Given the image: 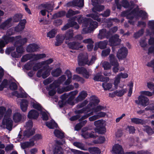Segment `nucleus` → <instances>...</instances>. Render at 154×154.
I'll list each match as a JSON object with an SVG mask.
<instances>
[{"instance_id":"obj_34","label":"nucleus","mask_w":154,"mask_h":154,"mask_svg":"<svg viewBox=\"0 0 154 154\" xmlns=\"http://www.w3.org/2000/svg\"><path fill=\"white\" fill-rule=\"evenodd\" d=\"M38 116V113L36 110L34 109L31 110L29 112L28 115V118L31 119H36Z\"/></svg>"},{"instance_id":"obj_14","label":"nucleus","mask_w":154,"mask_h":154,"mask_svg":"<svg viewBox=\"0 0 154 154\" xmlns=\"http://www.w3.org/2000/svg\"><path fill=\"white\" fill-rule=\"evenodd\" d=\"M128 53L127 49L125 47H123L118 50L116 56L119 60H122L126 57Z\"/></svg>"},{"instance_id":"obj_12","label":"nucleus","mask_w":154,"mask_h":154,"mask_svg":"<svg viewBox=\"0 0 154 154\" xmlns=\"http://www.w3.org/2000/svg\"><path fill=\"white\" fill-rule=\"evenodd\" d=\"M88 60V55L87 53H80L78 57V63L79 66L87 64Z\"/></svg>"},{"instance_id":"obj_42","label":"nucleus","mask_w":154,"mask_h":154,"mask_svg":"<svg viewBox=\"0 0 154 154\" xmlns=\"http://www.w3.org/2000/svg\"><path fill=\"white\" fill-rule=\"evenodd\" d=\"M73 145L81 150L85 151H86L88 150L87 148L85 147L84 146V145L81 143L75 142L73 143Z\"/></svg>"},{"instance_id":"obj_63","label":"nucleus","mask_w":154,"mask_h":154,"mask_svg":"<svg viewBox=\"0 0 154 154\" xmlns=\"http://www.w3.org/2000/svg\"><path fill=\"white\" fill-rule=\"evenodd\" d=\"M25 51V49L21 45L18 46L16 48L17 52L21 55V54L23 53Z\"/></svg>"},{"instance_id":"obj_56","label":"nucleus","mask_w":154,"mask_h":154,"mask_svg":"<svg viewBox=\"0 0 154 154\" xmlns=\"http://www.w3.org/2000/svg\"><path fill=\"white\" fill-rule=\"evenodd\" d=\"M22 17V15L21 14H16L13 17L14 22H18Z\"/></svg>"},{"instance_id":"obj_11","label":"nucleus","mask_w":154,"mask_h":154,"mask_svg":"<svg viewBox=\"0 0 154 154\" xmlns=\"http://www.w3.org/2000/svg\"><path fill=\"white\" fill-rule=\"evenodd\" d=\"M40 7L41 9H43L40 11L41 14L43 16L46 15V12H48V13H49L53 9L52 5L48 3L41 4Z\"/></svg>"},{"instance_id":"obj_49","label":"nucleus","mask_w":154,"mask_h":154,"mask_svg":"<svg viewBox=\"0 0 154 154\" xmlns=\"http://www.w3.org/2000/svg\"><path fill=\"white\" fill-rule=\"evenodd\" d=\"M79 13V12L78 11H74L72 10H69L68 11L66 16L67 17L70 18L72 16Z\"/></svg>"},{"instance_id":"obj_58","label":"nucleus","mask_w":154,"mask_h":154,"mask_svg":"<svg viewBox=\"0 0 154 154\" xmlns=\"http://www.w3.org/2000/svg\"><path fill=\"white\" fill-rule=\"evenodd\" d=\"M91 72L90 70H88L86 69H85V71L83 73L82 75L86 79H88L90 76L91 75Z\"/></svg>"},{"instance_id":"obj_23","label":"nucleus","mask_w":154,"mask_h":154,"mask_svg":"<svg viewBox=\"0 0 154 154\" xmlns=\"http://www.w3.org/2000/svg\"><path fill=\"white\" fill-rule=\"evenodd\" d=\"M78 91L75 90L68 93L69 97L68 100V103L72 105L74 104L73 100L74 99L75 96L78 93Z\"/></svg>"},{"instance_id":"obj_61","label":"nucleus","mask_w":154,"mask_h":154,"mask_svg":"<svg viewBox=\"0 0 154 154\" xmlns=\"http://www.w3.org/2000/svg\"><path fill=\"white\" fill-rule=\"evenodd\" d=\"M66 14V13L64 11H60L55 14L53 17L54 18L58 17H61L64 16Z\"/></svg>"},{"instance_id":"obj_13","label":"nucleus","mask_w":154,"mask_h":154,"mask_svg":"<svg viewBox=\"0 0 154 154\" xmlns=\"http://www.w3.org/2000/svg\"><path fill=\"white\" fill-rule=\"evenodd\" d=\"M138 100H135V102L138 104H140L142 106L145 107L149 103V99L143 95H140L138 96Z\"/></svg>"},{"instance_id":"obj_5","label":"nucleus","mask_w":154,"mask_h":154,"mask_svg":"<svg viewBox=\"0 0 154 154\" xmlns=\"http://www.w3.org/2000/svg\"><path fill=\"white\" fill-rule=\"evenodd\" d=\"M83 22L82 33H86L97 28L98 26V23L92 20L90 18H85Z\"/></svg>"},{"instance_id":"obj_4","label":"nucleus","mask_w":154,"mask_h":154,"mask_svg":"<svg viewBox=\"0 0 154 154\" xmlns=\"http://www.w3.org/2000/svg\"><path fill=\"white\" fill-rule=\"evenodd\" d=\"M137 10V9H135L134 11L130 12V11H124L122 13L121 15L123 16H125L128 19H130L128 22L132 24H134V22L131 20L133 19L134 17L136 19H138L141 17L143 20L145 19L147 17V15L146 12L141 10L140 11Z\"/></svg>"},{"instance_id":"obj_53","label":"nucleus","mask_w":154,"mask_h":154,"mask_svg":"<svg viewBox=\"0 0 154 154\" xmlns=\"http://www.w3.org/2000/svg\"><path fill=\"white\" fill-rule=\"evenodd\" d=\"M111 64L107 61H104L102 63V66L105 70H108L111 69Z\"/></svg>"},{"instance_id":"obj_54","label":"nucleus","mask_w":154,"mask_h":154,"mask_svg":"<svg viewBox=\"0 0 154 154\" xmlns=\"http://www.w3.org/2000/svg\"><path fill=\"white\" fill-rule=\"evenodd\" d=\"M120 79L117 75H116L114 79L113 84L114 85V89H116L117 88L119 83L120 82Z\"/></svg>"},{"instance_id":"obj_19","label":"nucleus","mask_w":154,"mask_h":154,"mask_svg":"<svg viewBox=\"0 0 154 154\" xmlns=\"http://www.w3.org/2000/svg\"><path fill=\"white\" fill-rule=\"evenodd\" d=\"M111 152L113 154H124L122 146L118 144H115L113 146Z\"/></svg>"},{"instance_id":"obj_39","label":"nucleus","mask_w":154,"mask_h":154,"mask_svg":"<svg viewBox=\"0 0 154 154\" xmlns=\"http://www.w3.org/2000/svg\"><path fill=\"white\" fill-rule=\"evenodd\" d=\"M88 151L91 154H99L101 152L100 149L97 147H90Z\"/></svg>"},{"instance_id":"obj_35","label":"nucleus","mask_w":154,"mask_h":154,"mask_svg":"<svg viewBox=\"0 0 154 154\" xmlns=\"http://www.w3.org/2000/svg\"><path fill=\"white\" fill-rule=\"evenodd\" d=\"M65 74L67 76L68 79L64 82V85H68L72 82V74L71 72L69 70H67L65 72Z\"/></svg>"},{"instance_id":"obj_1","label":"nucleus","mask_w":154,"mask_h":154,"mask_svg":"<svg viewBox=\"0 0 154 154\" xmlns=\"http://www.w3.org/2000/svg\"><path fill=\"white\" fill-rule=\"evenodd\" d=\"M100 101L98 98L96 97L93 96L91 97V102L85 108L75 111L76 113L80 114L84 113V115L80 119V120L85 119L88 117L93 115L94 112H97L106 109L104 106L99 105L94 107L96 104H97Z\"/></svg>"},{"instance_id":"obj_3","label":"nucleus","mask_w":154,"mask_h":154,"mask_svg":"<svg viewBox=\"0 0 154 154\" xmlns=\"http://www.w3.org/2000/svg\"><path fill=\"white\" fill-rule=\"evenodd\" d=\"M11 113L12 110L10 109L6 110L5 107L0 106V119L4 116L2 123L6 125V128L10 131L11 130L13 126V121L10 117Z\"/></svg>"},{"instance_id":"obj_50","label":"nucleus","mask_w":154,"mask_h":154,"mask_svg":"<svg viewBox=\"0 0 154 154\" xmlns=\"http://www.w3.org/2000/svg\"><path fill=\"white\" fill-rule=\"evenodd\" d=\"M33 54H28L23 56L21 60L22 62H25L28 60L32 58V59Z\"/></svg>"},{"instance_id":"obj_51","label":"nucleus","mask_w":154,"mask_h":154,"mask_svg":"<svg viewBox=\"0 0 154 154\" xmlns=\"http://www.w3.org/2000/svg\"><path fill=\"white\" fill-rule=\"evenodd\" d=\"M107 43V40L100 42L98 44V47L101 49L105 48L106 47Z\"/></svg>"},{"instance_id":"obj_28","label":"nucleus","mask_w":154,"mask_h":154,"mask_svg":"<svg viewBox=\"0 0 154 154\" xmlns=\"http://www.w3.org/2000/svg\"><path fill=\"white\" fill-rule=\"evenodd\" d=\"M35 144V143L33 140H30L29 141L21 143V146L22 149H24L27 148L32 147Z\"/></svg>"},{"instance_id":"obj_8","label":"nucleus","mask_w":154,"mask_h":154,"mask_svg":"<svg viewBox=\"0 0 154 154\" xmlns=\"http://www.w3.org/2000/svg\"><path fill=\"white\" fill-rule=\"evenodd\" d=\"M51 69L49 66H47L45 67L43 66L42 69L38 71L37 76L39 78L42 77L43 79H45L49 75Z\"/></svg>"},{"instance_id":"obj_64","label":"nucleus","mask_w":154,"mask_h":154,"mask_svg":"<svg viewBox=\"0 0 154 154\" xmlns=\"http://www.w3.org/2000/svg\"><path fill=\"white\" fill-rule=\"evenodd\" d=\"M71 151L74 154H89L88 152H84L82 151L72 149H71Z\"/></svg>"},{"instance_id":"obj_24","label":"nucleus","mask_w":154,"mask_h":154,"mask_svg":"<svg viewBox=\"0 0 154 154\" xmlns=\"http://www.w3.org/2000/svg\"><path fill=\"white\" fill-rule=\"evenodd\" d=\"M25 116L24 115H21L20 113L17 112L14 113L13 116V119L15 122H20L23 119H24Z\"/></svg>"},{"instance_id":"obj_59","label":"nucleus","mask_w":154,"mask_h":154,"mask_svg":"<svg viewBox=\"0 0 154 154\" xmlns=\"http://www.w3.org/2000/svg\"><path fill=\"white\" fill-rule=\"evenodd\" d=\"M140 93L141 95H144L148 97H150L152 96L153 94H154V90L152 92L149 91H140Z\"/></svg>"},{"instance_id":"obj_27","label":"nucleus","mask_w":154,"mask_h":154,"mask_svg":"<svg viewBox=\"0 0 154 154\" xmlns=\"http://www.w3.org/2000/svg\"><path fill=\"white\" fill-rule=\"evenodd\" d=\"M38 46L35 44H31L29 45L26 48V50L29 52H32L37 51L38 48Z\"/></svg>"},{"instance_id":"obj_10","label":"nucleus","mask_w":154,"mask_h":154,"mask_svg":"<svg viewBox=\"0 0 154 154\" xmlns=\"http://www.w3.org/2000/svg\"><path fill=\"white\" fill-rule=\"evenodd\" d=\"M109 60L111 65L113 66L112 70L114 72L116 73L119 69V64L115 56L110 54L109 56Z\"/></svg>"},{"instance_id":"obj_52","label":"nucleus","mask_w":154,"mask_h":154,"mask_svg":"<svg viewBox=\"0 0 154 154\" xmlns=\"http://www.w3.org/2000/svg\"><path fill=\"white\" fill-rule=\"evenodd\" d=\"M72 79L77 82H80L83 83L84 82V80L82 77L77 75H74L72 77Z\"/></svg>"},{"instance_id":"obj_9","label":"nucleus","mask_w":154,"mask_h":154,"mask_svg":"<svg viewBox=\"0 0 154 154\" xmlns=\"http://www.w3.org/2000/svg\"><path fill=\"white\" fill-rule=\"evenodd\" d=\"M31 105L34 108L40 111L43 120H47L48 119V117L47 114L45 112L43 111L42 107L39 103L33 100L31 101Z\"/></svg>"},{"instance_id":"obj_18","label":"nucleus","mask_w":154,"mask_h":154,"mask_svg":"<svg viewBox=\"0 0 154 154\" xmlns=\"http://www.w3.org/2000/svg\"><path fill=\"white\" fill-rule=\"evenodd\" d=\"M88 128H84L82 129V131L83 133L82 134V136L85 138H95L97 137L96 133L94 132H89L85 131L88 130Z\"/></svg>"},{"instance_id":"obj_38","label":"nucleus","mask_w":154,"mask_h":154,"mask_svg":"<svg viewBox=\"0 0 154 154\" xmlns=\"http://www.w3.org/2000/svg\"><path fill=\"white\" fill-rule=\"evenodd\" d=\"M112 84L107 82H104L102 84V87L105 90L112 91L115 89L112 87Z\"/></svg>"},{"instance_id":"obj_15","label":"nucleus","mask_w":154,"mask_h":154,"mask_svg":"<svg viewBox=\"0 0 154 154\" xmlns=\"http://www.w3.org/2000/svg\"><path fill=\"white\" fill-rule=\"evenodd\" d=\"M14 33V30L12 28H11L7 31L6 35L3 37V40L6 42V43H8L14 40L15 37L10 36L11 35H13Z\"/></svg>"},{"instance_id":"obj_40","label":"nucleus","mask_w":154,"mask_h":154,"mask_svg":"<svg viewBox=\"0 0 154 154\" xmlns=\"http://www.w3.org/2000/svg\"><path fill=\"white\" fill-rule=\"evenodd\" d=\"M46 126L50 129H53L57 128V124L53 120H51L50 122H46L45 123Z\"/></svg>"},{"instance_id":"obj_32","label":"nucleus","mask_w":154,"mask_h":154,"mask_svg":"<svg viewBox=\"0 0 154 154\" xmlns=\"http://www.w3.org/2000/svg\"><path fill=\"white\" fill-rule=\"evenodd\" d=\"M87 95V94L86 91H82L79 93V95L75 98V100L77 102L81 101L85 99Z\"/></svg>"},{"instance_id":"obj_57","label":"nucleus","mask_w":154,"mask_h":154,"mask_svg":"<svg viewBox=\"0 0 154 154\" xmlns=\"http://www.w3.org/2000/svg\"><path fill=\"white\" fill-rule=\"evenodd\" d=\"M131 122L136 124H143L144 121L143 120L137 118H132L131 119Z\"/></svg>"},{"instance_id":"obj_26","label":"nucleus","mask_w":154,"mask_h":154,"mask_svg":"<svg viewBox=\"0 0 154 154\" xmlns=\"http://www.w3.org/2000/svg\"><path fill=\"white\" fill-rule=\"evenodd\" d=\"M122 6L125 8H132L134 7H137V6L135 5L133 2H131L129 3L126 0H121Z\"/></svg>"},{"instance_id":"obj_22","label":"nucleus","mask_w":154,"mask_h":154,"mask_svg":"<svg viewBox=\"0 0 154 154\" xmlns=\"http://www.w3.org/2000/svg\"><path fill=\"white\" fill-rule=\"evenodd\" d=\"M109 35V32L107 31L106 29H103L100 30L98 38L100 39H101L105 37L108 38Z\"/></svg>"},{"instance_id":"obj_41","label":"nucleus","mask_w":154,"mask_h":154,"mask_svg":"<svg viewBox=\"0 0 154 154\" xmlns=\"http://www.w3.org/2000/svg\"><path fill=\"white\" fill-rule=\"evenodd\" d=\"M62 71L60 68H57L53 70L51 72V75L54 77H57L61 74Z\"/></svg>"},{"instance_id":"obj_47","label":"nucleus","mask_w":154,"mask_h":154,"mask_svg":"<svg viewBox=\"0 0 154 154\" xmlns=\"http://www.w3.org/2000/svg\"><path fill=\"white\" fill-rule=\"evenodd\" d=\"M46 57V55L44 54H33L32 59L34 60L42 59Z\"/></svg>"},{"instance_id":"obj_31","label":"nucleus","mask_w":154,"mask_h":154,"mask_svg":"<svg viewBox=\"0 0 154 154\" xmlns=\"http://www.w3.org/2000/svg\"><path fill=\"white\" fill-rule=\"evenodd\" d=\"M26 23V20H25L23 19L21 20L18 25L15 27V30L17 32L22 30L25 28Z\"/></svg>"},{"instance_id":"obj_29","label":"nucleus","mask_w":154,"mask_h":154,"mask_svg":"<svg viewBox=\"0 0 154 154\" xmlns=\"http://www.w3.org/2000/svg\"><path fill=\"white\" fill-rule=\"evenodd\" d=\"M14 41H16L15 44H19L22 45L26 43L27 42V39L26 38H21L20 36H18L15 37Z\"/></svg>"},{"instance_id":"obj_62","label":"nucleus","mask_w":154,"mask_h":154,"mask_svg":"<svg viewBox=\"0 0 154 154\" xmlns=\"http://www.w3.org/2000/svg\"><path fill=\"white\" fill-rule=\"evenodd\" d=\"M8 84V82L7 80L4 79L0 85V91H2L5 88H6Z\"/></svg>"},{"instance_id":"obj_6","label":"nucleus","mask_w":154,"mask_h":154,"mask_svg":"<svg viewBox=\"0 0 154 154\" xmlns=\"http://www.w3.org/2000/svg\"><path fill=\"white\" fill-rule=\"evenodd\" d=\"M73 36V31L72 30H69L68 31L65 35H57L56 37V41L55 43L56 46H58L61 45L63 43L64 39H65V42L67 44L72 38Z\"/></svg>"},{"instance_id":"obj_48","label":"nucleus","mask_w":154,"mask_h":154,"mask_svg":"<svg viewBox=\"0 0 154 154\" xmlns=\"http://www.w3.org/2000/svg\"><path fill=\"white\" fill-rule=\"evenodd\" d=\"M53 62V59L50 58L47 60L40 62V63L42 65L43 67H45L47 66H49V65L51 63Z\"/></svg>"},{"instance_id":"obj_55","label":"nucleus","mask_w":154,"mask_h":154,"mask_svg":"<svg viewBox=\"0 0 154 154\" xmlns=\"http://www.w3.org/2000/svg\"><path fill=\"white\" fill-rule=\"evenodd\" d=\"M57 30L55 29H53L47 33V36L48 37L50 38L54 37L56 34Z\"/></svg>"},{"instance_id":"obj_44","label":"nucleus","mask_w":154,"mask_h":154,"mask_svg":"<svg viewBox=\"0 0 154 154\" xmlns=\"http://www.w3.org/2000/svg\"><path fill=\"white\" fill-rule=\"evenodd\" d=\"M104 121L102 120H99L94 122V125L97 127L102 128L104 126Z\"/></svg>"},{"instance_id":"obj_46","label":"nucleus","mask_w":154,"mask_h":154,"mask_svg":"<svg viewBox=\"0 0 154 154\" xmlns=\"http://www.w3.org/2000/svg\"><path fill=\"white\" fill-rule=\"evenodd\" d=\"M13 94L18 98H26L28 96L27 94L26 93L22 92L21 94H19L17 91H14Z\"/></svg>"},{"instance_id":"obj_2","label":"nucleus","mask_w":154,"mask_h":154,"mask_svg":"<svg viewBox=\"0 0 154 154\" xmlns=\"http://www.w3.org/2000/svg\"><path fill=\"white\" fill-rule=\"evenodd\" d=\"M92 4L94 7L92 8V11L93 13L87 14L86 16L90 17L94 20L98 22L102 21V22H106L107 20H101L100 17V16L102 15L103 17H107L109 16L110 14V11L109 10H107L103 14H99L97 11L100 12L104 9V6L103 5H100L99 4V0H91Z\"/></svg>"},{"instance_id":"obj_25","label":"nucleus","mask_w":154,"mask_h":154,"mask_svg":"<svg viewBox=\"0 0 154 154\" xmlns=\"http://www.w3.org/2000/svg\"><path fill=\"white\" fill-rule=\"evenodd\" d=\"M101 74V73H98L97 74L94 76V79L97 81L108 82L109 81V78L108 77H104Z\"/></svg>"},{"instance_id":"obj_16","label":"nucleus","mask_w":154,"mask_h":154,"mask_svg":"<svg viewBox=\"0 0 154 154\" xmlns=\"http://www.w3.org/2000/svg\"><path fill=\"white\" fill-rule=\"evenodd\" d=\"M62 143L59 141H57L52 148V151L53 154H63V150L60 146Z\"/></svg>"},{"instance_id":"obj_17","label":"nucleus","mask_w":154,"mask_h":154,"mask_svg":"<svg viewBox=\"0 0 154 154\" xmlns=\"http://www.w3.org/2000/svg\"><path fill=\"white\" fill-rule=\"evenodd\" d=\"M25 127L27 130L25 131L24 133V135L28 137L32 135L33 132L31 129L32 126V120H30L28 121L26 123Z\"/></svg>"},{"instance_id":"obj_21","label":"nucleus","mask_w":154,"mask_h":154,"mask_svg":"<svg viewBox=\"0 0 154 154\" xmlns=\"http://www.w3.org/2000/svg\"><path fill=\"white\" fill-rule=\"evenodd\" d=\"M12 19L10 17L7 19L5 21L2 23L0 25V29L5 30L11 27L12 25Z\"/></svg>"},{"instance_id":"obj_30","label":"nucleus","mask_w":154,"mask_h":154,"mask_svg":"<svg viewBox=\"0 0 154 154\" xmlns=\"http://www.w3.org/2000/svg\"><path fill=\"white\" fill-rule=\"evenodd\" d=\"M69 48L72 49L78 50L79 48H82L83 46L81 45L80 44L77 42H72L68 43L67 44Z\"/></svg>"},{"instance_id":"obj_7","label":"nucleus","mask_w":154,"mask_h":154,"mask_svg":"<svg viewBox=\"0 0 154 154\" xmlns=\"http://www.w3.org/2000/svg\"><path fill=\"white\" fill-rule=\"evenodd\" d=\"M77 19L78 22L79 23H82V17L81 15H79L76 16H74L72 19H70L68 20V22L69 23L66 24L61 29L63 30H65L69 27L74 26V28L76 29H78L79 28V26L77 24L76 22L74 21V20Z\"/></svg>"},{"instance_id":"obj_60","label":"nucleus","mask_w":154,"mask_h":154,"mask_svg":"<svg viewBox=\"0 0 154 154\" xmlns=\"http://www.w3.org/2000/svg\"><path fill=\"white\" fill-rule=\"evenodd\" d=\"M143 129L149 135H150L153 133V131L152 129L148 126H145L143 128Z\"/></svg>"},{"instance_id":"obj_33","label":"nucleus","mask_w":154,"mask_h":154,"mask_svg":"<svg viewBox=\"0 0 154 154\" xmlns=\"http://www.w3.org/2000/svg\"><path fill=\"white\" fill-rule=\"evenodd\" d=\"M66 79V76L64 75H63L59 77L57 80L54 81L53 82V84L55 85V87H57L60 84L62 83Z\"/></svg>"},{"instance_id":"obj_45","label":"nucleus","mask_w":154,"mask_h":154,"mask_svg":"<svg viewBox=\"0 0 154 154\" xmlns=\"http://www.w3.org/2000/svg\"><path fill=\"white\" fill-rule=\"evenodd\" d=\"M73 4L76 6L81 7L84 5V0H74Z\"/></svg>"},{"instance_id":"obj_43","label":"nucleus","mask_w":154,"mask_h":154,"mask_svg":"<svg viewBox=\"0 0 154 154\" xmlns=\"http://www.w3.org/2000/svg\"><path fill=\"white\" fill-rule=\"evenodd\" d=\"M54 133L55 136L58 138L62 139L64 137L63 133L60 130H55Z\"/></svg>"},{"instance_id":"obj_20","label":"nucleus","mask_w":154,"mask_h":154,"mask_svg":"<svg viewBox=\"0 0 154 154\" xmlns=\"http://www.w3.org/2000/svg\"><path fill=\"white\" fill-rule=\"evenodd\" d=\"M121 41V40L119 38V36L116 34L109 39V44L111 46H116L119 44Z\"/></svg>"},{"instance_id":"obj_36","label":"nucleus","mask_w":154,"mask_h":154,"mask_svg":"<svg viewBox=\"0 0 154 154\" xmlns=\"http://www.w3.org/2000/svg\"><path fill=\"white\" fill-rule=\"evenodd\" d=\"M57 87H55V85L53 83L51 84L49 87L48 88V90L49 91L48 94L50 96L54 95L56 93V88Z\"/></svg>"},{"instance_id":"obj_37","label":"nucleus","mask_w":154,"mask_h":154,"mask_svg":"<svg viewBox=\"0 0 154 154\" xmlns=\"http://www.w3.org/2000/svg\"><path fill=\"white\" fill-rule=\"evenodd\" d=\"M28 102L25 99H23L20 103V106L21 110L23 112H26L27 109Z\"/></svg>"}]
</instances>
